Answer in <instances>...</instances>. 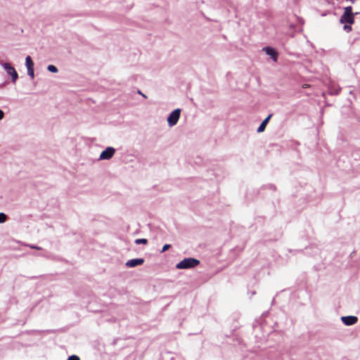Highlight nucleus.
<instances>
[{
  "mask_svg": "<svg viewBox=\"0 0 360 360\" xmlns=\"http://www.w3.org/2000/svg\"><path fill=\"white\" fill-rule=\"evenodd\" d=\"M355 13H352V7L347 6L344 8V13L340 18L341 24L352 25L354 22Z\"/></svg>",
  "mask_w": 360,
  "mask_h": 360,
  "instance_id": "nucleus-1",
  "label": "nucleus"
},
{
  "mask_svg": "<svg viewBox=\"0 0 360 360\" xmlns=\"http://www.w3.org/2000/svg\"><path fill=\"white\" fill-rule=\"evenodd\" d=\"M200 264V261L195 258H185L179 262L176 265V268L178 269H187L194 268Z\"/></svg>",
  "mask_w": 360,
  "mask_h": 360,
  "instance_id": "nucleus-2",
  "label": "nucleus"
},
{
  "mask_svg": "<svg viewBox=\"0 0 360 360\" xmlns=\"http://www.w3.org/2000/svg\"><path fill=\"white\" fill-rule=\"evenodd\" d=\"M1 65L6 72L7 75L11 77V82L15 84L18 78V74L15 69L8 63H1Z\"/></svg>",
  "mask_w": 360,
  "mask_h": 360,
  "instance_id": "nucleus-3",
  "label": "nucleus"
},
{
  "mask_svg": "<svg viewBox=\"0 0 360 360\" xmlns=\"http://www.w3.org/2000/svg\"><path fill=\"white\" fill-rule=\"evenodd\" d=\"M181 115V109L177 108L173 110L167 117V122L169 127L175 126Z\"/></svg>",
  "mask_w": 360,
  "mask_h": 360,
  "instance_id": "nucleus-4",
  "label": "nucleus"
},
{
  "mask_svg": "<svg viewBox=\"0 0 360 360\" xmlns=\"http://www.w3.org/2000/svg\"><path fill=\"white\" fill-rule=\"evenodd\" d=\"M115 149L113 147L108 146L103 151L101 152L99 156L100 160H110L115 153Z\"/></svg>",
  "mask_w": 360,
  "mask_h": 360,
  "instance_id": "nucleus-5",
  "label": "nucleus"
},
{
  "mask_svg": "<svg viewBox=\"0 0 360 360\" xmlns=\"http://www.w3.org/2000/svg\"><path fill=\"white\" fill-rule=\"evenodd\" d=\"M262 51H264L266 55L269 56L274 62L277 61L278 52L276 51V49L270 46H266L262 49Z\"/></svg>",
  "mask_w": 360,
  "mask_h": 360,
  "instance_id": "nucleus-6",
  "label": "nucleus"
},
{
  "mask_svg": "<svg viewBox=\"0 0 360 360\" xmlns=\"http://www.w3.org/2000/svg\"><path fill=\"white\" fill-rule=\"evenodd\" d=\"M341 321L345 326H352L357 322L358 319L355 316H342Z\"/></svg>",
  "mask_w": 360,
  "mask_h": 360,
  "instance_id": "nucleus-7",
  "label": "nucleus"
},
{
  "mask_svg": "<svg viewBox=\"0 0 360 360\" xmlns=\"http://www.w3.org/2000/svg\"><path fill=\"white\" fill-rule=\"evenodd\" d=\"M143 262H144V259H142V258H136V259H132L128 260L125 263V266L127 267H129V268H133V267H135L136 266H139V265L143 264Z\"/></svg>",
  "mask_w": 360,
  "mask_h": 360,
  "instance_id": "nucleus-8",
  "label": "nucleus"
},
{
  "mask_svg": "<svg viewBox=\"0 0 360 360\" xmlns=\"http://www.w3.org/2000/svg\"><path fill=\"white\" fill-rule=\"evenodd\" d=\"M271 115H269L268 117H266L263 121L261 123V124L259 126V127L257 128V131L258 133H261L262 131H264L266 127V124H268L269 120L271 119Z\"/></svg>",
  "mask_w": 360,
  "mask_h": 360,
  "instance_id": "nucleus-9",
  "label": "nucleus"
},
{
  "mask_svg": "<svg viewBox=\"0 0 360 360\" xmlns=\"http://www.w3.org/2000/svg\"><path fill=\"white\" fill-rule=\"evenodd\" d=\"M25 66L27 69L34 68V63L30 56H27L25 58Z\"/></svg>",
  "mask_w": 360,
  "mask_h": 360,
  "instance_id": "nucleus-10",
  "label": "nucleus"
},
{
  "mask_svg": "<svg viewBox=\"0 0 360 360\" xmlns=\"http://www.w3.org/2000/svg\"><path fill=\"white\" fill-rule=\"evenodd\" d=\"M47 70H48V71L53 72V73H57L58 72L57 67H56L53 65H49L47 66Z\"/></svg>",
  "mask_w": 360,
  "mask_h": 360,
  "instance_id": "nucleus-11",
  "label": "nucleus"
},
{
  "mask_svg": "<svg viewBox=\"0 0 360 360\" xmlns=\"http://www.w3.org/2000/svg\"><path fill=\"white\" fill-rule=\"evenodd\" d=\"M27 71L28 76L30 77L31 79H34V68H27Z\"/></svg>",
  "mask_w": 360,
  "mask_h": 360,
  "instance_id": "nucleus-12",
  "label": "nucleus"
},
{
  "mask_svg": "<svg viewBox=\"0 0 360 360\" xmlns=\"http://www.w3.org/2000/svg\"><path fill=\"white\" fill-rule=\"evenodd\" d=\"M148 243V240L146 238H139V239H136L135 240V243L136 245H139V244H146Z\"/></svg>",
  "mask_w": 360,
  "mask_h": 360,
  "instance_id": "nucleus-13",
  "label": "nucleus"
},
{
  "mask_svg": "<svg viewBox=\"0 0 360 360\" xmlns=\"http://www.w3.org/2000/svg\"><path fill=\"white\" fill-rule=\"evenodd\" d=\"M6 219L7 216L3 212H0V224L4 223Z\"/></svg>",
  "mask_w": 360,
  "mask_h": 360,
  "instance_id": "nucleus-14",
  "label": "nucleus"
},
{
  "mask_svg": "<svg viewBox=\"0 0 360 360\" xmlns=\"http://www.w3.org/2000/svg\"><path fill=\"white\" fill-rule=\"evenodd\" d=\"M343 30L347 32H349L352 31V29L351 25L345 24V25L343 26Z\"/></svg>",
  "mask_w": 360,
  "mask_h": 360,
  "instance_id": "nucleus-15",
  "label": "nucleus"
},
{
  "mask_svg": "<svg viewBox=\"0 0 360 360\" xmlns=\"http://www.w3.org/2000/svg\"><path fill=\"white\" fill-rule=\"evenodd\" d=\"M171 245H169V244H165L163 247H162V251L161 252H164L165 251H167V250H169L170 248Z\"/></svg>",
  "mask_w": 360,
  "mask_h": 360,
  "instance_id": "nucleus-16",
  "label": "nucleus"
},
{
  "mask_svg": "<svg viewBox=\"0 0 360 360\" xmlns=\"http://www.w3.org/2000/svg\"><path fill=\"white\" fill-rule=\"evenodd\" d=\"M68 360H80L79 358L76 355H72L69 356Z\"/></svg>",
  "mask_w": 360,
  "mask_h": 360,
  "instance_id": "nucleus-17",
  "label": "nucleus"
},
{
  "mask_svg": "<svg viewBox=\"0 0 360 360\" xmlns=\"http://www.w3.org/2000/svg\"><path fill=\"white\" fill-rule=\"evenodd\" d=\"M30 248L32 249H36V250H41V247H39V246H36V245H28Z\"/></svg>",
  "mask_w": 360,
  "mask_h": 360,
  "instance_id": "nucleus-18",
  "label": "nucleus"
},
{
  "mask_svg": "<svg viewBox=\"0 0 360 360\" xmlns=\"http://www.w3.org/2000/svg\"><path fill=\"white\" fill-rule=\"evenodd\" d=\"M4 112L0 110V120H1L4 118Z\"/></svg>",
  "mask_w": 360,
  "mask_h": 360,
  "instance_id": "nucleus-19",
  "label": "nucleus"
},
{
  "mask_svg": "<svg viewBox=\"0 0 360 360\" xmlns=\"http://www.w3.org/2000/svg\"><path fill=\"white\" fill-rule=\"evenodd\" d=\"M139 94H141L143 97H146V95H144L143 93H141L140 91H138Z\"/></svg>",
  "mask_w": 360,
  "mask_h": 360,
  "instance_id": "nucleus-20",
  "label": "nucleus"
},
{
  "mask_svg": "<svg viewBox=\"0 0 360 360\" xmlns=\"http://www.w3.org/2000/svg\"><path fill=\"white\" fill-rule=\"evenodd\" d=\"M355 14H356V15L360 14V12H359V13H357V12H356V13H355Z\"/></svg>",
  "mask_w": 360,
  "mask_h": 360,
  "instance_id": "nucleus-21",
  "label": "nucleus"
},
{
  "mask_svg": "<svg viewBox=\"0 0 360 360\" xmlns=\"http://www.w3.org/2000/svg\"><path fill=\"white\" fill-rule=\"evenodd\" d=\"M1 63H2L0 61V64H1Z\"/></svg>",
  "mask_w": 360,
  "mask_h": 360,
  "instance_id": "nucleus-22",
  "label": "nucleus"
}]
</instances>
